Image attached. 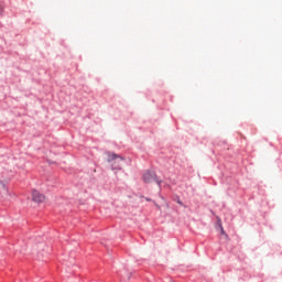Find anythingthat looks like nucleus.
Returning a JSON list of instances; mask_svg holds the SVG:
<instances>
[{
  "instance_id": "obj_1",
  "label": "nucleus",
  "mask_w": 282,
  "mask_h": 282,
  "mask_svg": "<svg viewBox=\"0 0 282 282\" xmlns=\"http://www.w3.org/2000/svg\"><path fill=\"white\" fill-rule=\"evenodd\" d=\"M108 162L112 166V171H120L122 169V164H124V158L116 154V153H107Z\"/></svg>"
},
{
  "instance_id": "obj_2",
  "label": "nucleus",
  "mask_w": 282,
  "mask_h": 282,
  "mask_svg": "<svg viewBox=\"0 0 282 282\" xmlns=\"http://www.w3.org/2000/svg\"><path fill=\"white\" fill-rule=\"evenodd\" d=\"M143 182L145 184H151V182H156L158 186H162V181L158 180L155 172L147 171L143 173Z\"/></svg>"
},
{
  "instance_id": "obj_3",
  "label": "nucleus",
  "mask_w": 282,
  "mask_h": 282,
  "mask_svg": "<svg viewBox=\"0 0 282 282\" xmlns=\"http://www.w3.org/2000/svg\"><path fill=\"white\" fill-rule=\"evenodd\" d=\"M32 197H33V202H35L36 204H41L45 202V196L41 194L39 191H33Z\"/></svg>"
},
{
  "instance_id": "obj_4",
  "label": "nucleus",
  "mask_w": 282,
  "mask_h": 282,
  "mask_svg": "<svg viewBox=\"0 0 282 282\" xmlns=\"http://www.w3.org/2000/svg\"><path fill=\"white\" fill-rule=\"evenodd\" d=\"M1 194H8V187L6 186V183H3V181H0V195Z\"/></svg>"
},
{
  "instance_id": "obj_5",
  "label": "nucleus",
  "mask_w": 282,
  "mask_h": 282,
  "mask_svg": "<svg viewBox=\"0 0 282 282\" xmlns=\"http://www.w3.org/2000/svg\"><path fill=\"white\" fill-rule=\"evenodd\" d=\"M177 204H180V206H184V203H182L180 199H177Z\"/></svg>"
},
{
  "instance_id": "obj_6",
  "label": "nucleus",
  "mask_w": 282,
  "mask_h": 282,
  "mask_svg": "<svg viewBox=\"0 0 282 282\" xmlns=\"http://www.w3.org/2000/svg\"><path fill=\"white\" fill-rule=\"evenodd\" d=\"M221 234L224 235V227L220 226Z\"/></svg>"
},
{
  "instance_id": "obj_7",
  "label": "nucleus",
  "mask_w": 282,
  "mask_h": 282,
  "mask_svg": "<svg viewBox=\"0 0 282 282\" xmlns=\"http://www.w3.org/2000/svg\"><path fill=\"white\" fill-rule=\"evenodd\" d=\"M1 12H3V8L0 7V14H1Z\"/></svg>"
}]
</instances>
